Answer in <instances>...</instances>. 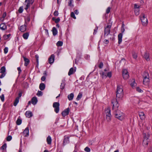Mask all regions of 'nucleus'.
<instances>
[{
  "label": "nucleus",
  "instance_id": "aec40b11",
  "mask_svg": "<svg viewBox=\"0 0 152 152\" xmlns=\"http://www.w3.org/2000/svg\"><path fill=\"white\" fill-rule=\"evenodd\" d=\"M149 56V55L148 53H147L146 52L144 54L143 57L147 61H149L150 60Z\"/></svg>",
  "mask_w": 152,
  "mask_h": 152
},
{
  "label": "nucleus",
  "instance_id": "c756f323",
  "mask_svg": "<svg viewBox=\"0 0 152 152\" xmlns=\"http://www.w3.org/2000/svg\"><path fill=\"white\" fill-rule=\"evenodd\" d=\"M19 97H17L13 105L15 106H16L17 104L19 102Z\"/></svg>",
  "mask_w": 152,
  "mask_h": 152
},
{
  "label": "nucleus",
  "instance_id": "58836bf2",
  "mask_svg": "<svg viewBox=\"0 0 152 152\" xmlns=\"http://www.w3.org/2000/svg\"><path fill=\"white\" fill-rule=\"evenodd\" d=\"M56 45L58 46H61L63 45V42L61 41H59L57 42Z\"/></svg>",
  "mask_w": 152,
  "mask_h": 152
},
{
  "label": "nucleus",
  "instance_id": "6ab92c4d",
  "mask_svg": "<svg viewBox=\"0 0 152 152\" xmlns=\"http://www.w3.org/2000/svg\"><path fill=\"white\" fill-rule=\"evenodd\" d=\"M139 115L140 118L142 120H144L145 118V114L143 112H141L139 113Z\"/></svg>",
  "mask_w": 152,
  "mask_h": 152
},
{
  "label": "nucleus",
  "instance_id": "20e7f679",
  "mask_svg": "<svg viewBox=\"0 0 152 152\" xmlns=\"http://www.w3.org/2000/svg\"><path fill=\"white\" fill-rule=\"evenodd\" d=\"M105 112L106 115V119L107 121V122L110 121L111 119L110 108L108 107L107 109H105Z\"/></svg>",
  "mask_w": 152,
  "mask_h": 152
},
{
  "label": "nucleus",
  "instance_id": "680f3d73",
  "mask_svg": "<svg viewBox=\"0 0 152 152\" xmlns=\"http://www.w3.org/2000/svg\"><path fill=\"white\" fill-rule=\"evenodd\" d=\"M22 95V92L21 91H19V93L18 94V97H19V98Z\"/></svg>",
  "mask_w": 152,
  "mask_h": 152
},
{
  "label": "nucleus",
  "instance_id": "a211bd4d",
  "mask_svg": "<svg viewBox=\"0 0 152 152\" xmlns=\"http://www.w3.org/2000/svg\"><path fill=\"white\" fill-rule=\"evenodd\" d=\"M7 26L4 23H2L0 25V28L2 30H5L7 29Z\"/></svg>",
  "mask_w": 152,
  "mask_h": 152
},
{
  "label": "nucleus",
  "instance_id": "f3484780",
  "mask_svg": "<svg viewBox=\"0 0 152 152\" xmlns=\"http://www.w3.org/2000/svg\"><path fill=\"white\" fill-rule=\"evenodd\" d=\"M100 74L102 78H105L107 77V70L104 69V72H102Z\"/></svg>",
  "mask_w": 152,
  "mask_h": 152
},
{
  "label": "nucleus",
  "instance_id": "39448f33",
  "mask_svg": "<svg viewBox=\"0 0 152 152\" xmlns=\"http://www.w3.org/2000/svg\"><path fill=\"white\" fill-rule=\"evenodd\" d=\"M121 33L119 34L118 35V43L120 44L122 41V38L123 36V33L125 31V29L124 28V25L123 24L121 27Z\"/></svg>",
  "mask_w": 152,
  "mask_h": 152
},
{
  "label": "nucleus",
  "instance_id": "4be33fe9",
  "mask_svg": "<svg viewBox=\"0 0 152 152\" xmlns=\"http://www.w3.org/2000/svg\"><path fill=\"white\" fill-rule=\"evenodd\" d=\"M26 25H24L21 26L20 28V30L21 32H24L26 30Z\"/></svg>",
  "mask_w": 152,
  "mask_h": 152
},
{
  "label": "nucleus",
  "instance_id": "ea45409f",
  "mask_svg": "<svg viewBox=\"0 0 152 152\" xmlns=\"http://www.w3.org/2000/svg\"><path fill=\"white\" fill-rule=\"evenodd\" d=\"M139 9H134L135 14L136 15H139Z\"/></svg>",
  "mask_w": 152,
  "mask_h": 152
},
{
  "label": "nucleus",
  "instance_id": "0e129e2a",
  "mask_svg": "<svg viewBox=\"0 0 152 152\" xmlns=\"http://www.w3.org/2000/svg\"><path fill=\"white\" fill-rule=\"evenodd\" d=\"M46 77L45 76H42L41 78V80L42 81H44L45 80Z\"/></svg>",
  "mask_w": 152,
  "mask_h": 152
},
{
  "label": "nucleus",
  "instance_id": "052dcab7",
  "mask_svg": "<svg viewBox=\"0 0 152 152\" xmlns=\"http://www.w3.org/2000/svg\"><path fill=\"white\" fill-rule=\"evenodd\" d=\"M103 66V64L102 62H101L99 65V67L100 68H102Z\"/></svg>",
  "mask_w": 152,
  "mask_h": 152
},
{
  "label": "nucleus",
  "instance_id": "1a4fd4ad",
  "mask_svg": "<svg viewBox=\"0 0 152 152\" xmlns=\"http://www.w3.org/2000/svg\"><path fill=\"white\" fill-rule=\"evenodd\" d=\"M122 76L124 79H127L129 77L128 72L126 69H123L122 71Z\"/></svg>",
  "mask_w": 152,
  "mask_h": 152
},
{
  "label": "nucleus",
  "instance_id": "603ef678",
  "mask_svg": "<svg viewBox=\"0 0 152 152\" xmlns=\"http://www.w3.org/2000/svg\"><path fill=\"white\" fill-rule=\"evenodd\" d=\"M4 94H2L0 96V99L3 102L4 101Z\"/></svg>",
  "mask_w": 152,
  "mask_h": 152
},
{
  "label": "nucleus",
  "instance_id": "f257e3e1",
  "mask_svg": "<svg viewBox=\"0 0 152 152\" xmlns=\"http://www.w3.org/2000/svg\"><path fill=\"white\" fill-rule=\"evenodd\" d=\"M143 84L145 86H148L150 82L149 74L146 72H144L142 75Z\"/></svg>",
  "mask_w": 152,
  "mask_h": 152
},
{
  "label": "nucleus",
  "instance_id": "e433bc0d",
  "mask_svg": "<svg viewBox=\"0 0 152 152\" xmlns=\"http://www.w3.org/2000/svg\"><path fill=\"white\" fill-rule=\"evenodd\" d=\"M82 96V94L81 93H79L76 98L77 100L78 101L81 98Z\"/></svg>",
  "mask_w": 152,
  "mask_h": 152
},
{
  "label": "nucleus",
  "instance_id": "393cba45",
  "mask_svg": "<svg viewBox=\"0 0 152 152\" xmlns=\"http://www.w3.org/2000/svg\"><path fill=\"white\" fill-rule=\"evenodd\" d=\"M74 95L73 93H71L70 94L68 95L67 97L68 98V99L69 100H72L74 97Z\"/></svg>",
  "mask_w": 152,
  "mask_h": 152
},
{
  "label": "nucleus",
  "instance_id": "a19ab883",
  "mask_svg": "<svg viewBox=\"0 0 152 152\" xmlns=\"http://www.w3.org/2000/svg\"><path fill=\"white\" fill-rule=\"evenodd\" d=\"M132 57L134 58L135 59H136L137 58V53H136L135 52H133L132 53Z\"/></svg>",
  "mask_w": 152,
  "mask_h": 152
},
{
  "label": "nucleus",
  "instance_id": "bf43d9fd",
  "mask_svg": "<svg viewBox=\"0 0 152 152\" xmlns=\"http://www.w3.org/2000/svg\"><path fill=\"white\" fill-rule=\"evenodd\" d=\"M6 75V73H2V74L0 76V78H2L4 77Z\"/></svg>",
  "mask_w": 152,
  "mask_h": 152
},
{
  "label": "nucleus",
  "instance_id": "13d9d810",
  "mask_svg": "<svg viewBox=\"0 0 152 152\" xmlns=\"http://www.w3.org/2000/svg\"><path fill=\"white\" fill-rule=\"evenodd\" d=\"M110 9L111 8L110 7H108L107 8L106 11V12L108 14L110 12Z\"/></svg>",
  "mask_w": 152,
  "mask_h": 152
},
{
  "label": "nucleus",
  "instance_id": "79ce46f5",
  "mask_svg": "<svg viewBox=\"0 0 152 152\" xmlns=\"http://www.w3.org/2000/svg\"><path fill=\"white\" fill-rule=\"evenodd\" d=\"M21 120L20 119H18L16 121V124L18 125H20L21 123Z\"/></svg>",
  "mask_w": 152,
  "mask_h": 152
},
{
  "label": "nucleus",
  "instance_id": "864d4df0",
  "mask_svg": "<svg viewBox=\"0 0 152 152\" xmlns=\"http://www.w3.org/2000/svg\"><path fill=\"white\" fill-rule=\"evenodd\" d=\"M139 6L138 5H137L136 4H134V9H139Z\"/></svg>",
  "mask_w": 152,
  "mask_h": 152
},
{
  "label": "nucleus",
  "instance_id": "5fc2aeb1",
  "mask_svg": "<svg viewBox=\"0 0 152 152\" xmlns=\"http://www.w3.org/2000/svg\"><path fill=\"white\" fill-rule=\"evenodd\" d=\"M8 52V48L7 47H6L4 49V53H7Z\"/></svg>",
  "mask_w": 152,
  "mask_h": 152
},
{
  "label": "nucleus",
  "instance_id": "4c0bfd02",
  "mask_svg": "<svg viewBox=\"0 0 152 152\" xmlns=\"http://www.w3.org/2000/svg\"><path fill=\"white\" fill-rule=\"evenodd\" d=\"M52 20H53L55 21V22L57 23H58L60 20V19L59 18H58L57 19H55L54 18H53Z\"/></svg>",
  "mask_w": 152,
  "mask_h": 152
},
{
  "label": "nucleus",
  "instance_id": "3c124183",
  "mask_svg": "<svg viewBox=\"0 0 152 152\" xmlns=\"http://www.w3.org/2000/svg\"><path fill=\"white\" fill-rule=\"evenodd\" d=\"M23 11V7H20L19 10L18 12L20 13H21Z\"/></svg>",
  "mask_w": 152,
  "mask_h": 152
},
{
  "label": "nucleus",
  "instance_id": "bb28decb",
  "mask_svg": "<svg viewBox=\"0 0 152 152\" xmlns=\"http://www.w3.org/2000/svg\"><path fill=\"white\" fill-rule=\"evenodd\" d=\"M65 85V80H63L62 81V82L61 83L60 85V88L62 90L64 89V86Z\"/></svg>",
  "mask_w": 152,
  "mask_h": 152
},
{
  "label": "nucleus",
  "instance_id": "774afa93",
  "mask_svg": "<svg viewBox=\"0 0 152 152\" xmlns=\"http://www.w3.org/2000/svg\"><path fill=\"white\" fill-rule=\"evenodd\" d=\"M17 69L19 72V74H20L21 72V70L20 69V68L19 67H18V68Z\"/></svg>",
  "mask_w": 152,
  "mask_h": 152
},
{
  "label": "nucleus",
  "instance_id": "cd10ccee",
  "mask_svg": "<svg viewBox=\"0 0 152 152\" xmlns=\"http://www.w3.org/2000/svg\"><path fill=\"white\" fill-rule=\"evenodd\" d=\"M52 139L51 137L49 136L47 138V142L49 145L51 144V143Z\"/></svg>",
  "mask_w": 152,
  "mask_h": 152
},
{
  "label": "nucleus",
  "instance_id": "72a5a7b5",
  "mask_svg": "<svg viewBox=\"0 0 152 152\" xmlns=\"http://www.w3.org/2000/svg\"><path fill=\"white\" fill-rule=\"evenodd\" d=\"M11 34H8V35H6L4 34L3 36V38L4 39V40H7L9 38Z\"/></svg>",
  "mask_w": 152,
  "mask_h": 152
},
{
  "label": "nucleus",
  "instance_id": "9b49d317",
  "mask_svg": "<svg viewBox=\"0 0 152 152\" xmlns=\"http://www.w3.org/2000/svg\"><path fill=\"white\" fill-rule=\"evenodd\" d=\"M24 136L26 137L29 135V129L28 127H26L23 132Z\"/></svg>",
  "mask_w": 152,
  "mask_h": 152
},
{
  "label": "nucleus",
  "instance_id": "423d86ee",
  "mask_svg": "<svg viewBox=\"0 0 152 152\" xmlns=\"http://www.w3.org/2000/svg\"><path fill=\"white\" fill-rule=\"evenodd\" d=\"M59 104L57 102H54L53 104V107L54 108V111L56 113H58L59 110Z\"/></svg>",
  "mask_w": 152,
  "mask_h": 152
},
{
  "label": "nucleus",
  "instance_id": "f8f14e48",
  "mask_svg": "<svg viewBox=\"0 0 152 152\" xmlns=\"http://www.w3.org/2000/svg\"><path fill=\"white\" fill-rule=\"evenodd\" d=\"M69 111V108H67L65 109L62 113L61 114L63 116H65L68 115Z\"/></svg>",
  "mask_w": 152,
  "mask_h": 152
},
{
  "label": "nucleus",
  "instance_id": "4d7b16f0",
  "mask_svg": "<svg viewBox=\"0 0 152 152\" xmlns=\"http://www.w3.org/2000/svg\"><path fill=\"white\" fill-rule=\"evenodd\" d=\"M6 12H5L3 13V15H2V17L3 18V19L2 20V21H3L4 20V18L6 17Z\"/></svg>",
  "mask_w": 152,
  "mask_h": 152
},
{
  "label": "nucleus",
  "instance_id": "7ed1b4c3",
  "mask_svg": "<svg viewBox=\"0 0 152 152\" xmlns=\"http://www.w3.org/2000/svg\"><path fill=\"white\" fill-rule=\"evenodd\" d=\"M115 117L120 120L123 119L125 117L124 114L118 110L115 112Z\"/></svg>",
  "mask_w": 152,
  "mask_h": 152
},
{
  "label": "nucleus",
  "instance_id": "e2e57ef3",
  "mask_svg": "<svg viewBox=\"0 0 152 152\" xmlns=\"http://www.w3.org/2000/svg\"><path fill=\"white\" fill-rule=\"evenodd\" d=\"M58 12L57 11H55L54 13V15L55 16H57L58 15Z\"/></svg>",
  "mask_w": 152,
  "mask_h": 152
},
{
  "label": "nucleus",
  "instance_id": "2eb2a0df",
  "mask_svg": "<svg viewBox=\"0 0 152 152\" xmlns=\"http://www.w3.org/2000/svg\"><path fill=\"white\" fill-rule=\"evenodd\" d=\"M130 85L133 88H136V86H137V84L135 82V80L133 79L131 81V83H130Z\"/></svg>",
  "mask_w": 152,
  "mask_h": 152
},
{
  "label": "nucleus",
  "instance_id": "49530a36",
  "mask_svg": "<svg viewBox=\"0 0 152 152\" xmlns=\"http://www.w3.org/2000/svg\"><path fill=\"white\" fill-rule=\"evenodd\" d=\"M71 17L73 18L74 19H76V17L75 16V13L73 12H71Z\"/></svg>",
  "mask_w": 152,
  "mask_h": 152
},
{
  "label": "nucleus",
  "instance_id": "ddd939ff",
  "mask_svg": "<svg viewBox=\"0 0 152 152\" xmlns=\"http://www.w3.org/2000/svg\"><path fill=\"white\" fill-rule=\"evenodd\" d=\"M55 56L54 55H51L49 59V63L51 64L53 63L54 60Z\"/></svg>",
  "mask_w": 152,
  "mask_h": 152
},
{
  "label": "nucleus",
  "instance_id": "f03ea898",
  "mask_svg": "<svg viewBox=\"0 0 152 152\" xmlns=\"http://www.w3.org/2000/svg\"><path fill=\"white\" fill-rule=\"evenodd\" d=\"M122 88V87L121 85L117 86L116 96L118 98L121 99L123 97L124 93Z\"/></svg>",
  "mask_w": 152,
  "mask_h": 152
},
{
  "label": "nucleus",
  "instance_id": "c85d7f7f",
  "mask_svg": "<svg viewBox=\"0 0 152 152\" xmlns=\"http://www.w3.org/2000/svg\"><path fill=\"white\" fill-rule=\"evenodd\" d=\"M69 142V139L68 138H65L64 140L63 144L64 145H66Z\"/></svg>",
  "mask_w": 152,
  "mask_h": 152
},
{
  "label": "nucleus",
  "instance_id": "6e6d98bb",
  "mask_svg": "<svg viewBox=\"0 0 152 152\" xmlns=\"http://www.w3.org/2000/svg\"><path fill=\"white\" fill-rule=\"evenodd\" d=\"M98 29V27H96L94 30V34H96Z\"/></svg>",
  "mask_w": 152,
  "mask_h": 152
},
{
  "label": "nucleus",
  "instance_id": "473e14b6",
  "mask_svg": "<svg viewBox=\"0 0 152 152\" xmlns=\"http://www.w3.org/2000/svg\"><path fill=\"white\" fill-rule=\"evenodd\" d=\"M149 137V134L148 133L144 134V138L145 140H148Z\"/></svg>",
  "mask_w": 152,
  "mask_h": 152
},
{
  "label": "nucleus",
  "instance_id": "37998d69",
  "mask_svg": "<svg viewBox=\"0 0 152 152\" xmlns=\"http://www.w3.org/2000/svg\"><path fill=\"white\" fill-rule=\"evenodd\" d=\"M42 92L41 91H38L37 94V95L39 96H42Z\"/></svg>",
  "mask_w": 152,
  "mask_h": 152
},
{
  "label": "nucleus",
  "instance_id": "c03bdc74",
  "mask_svg": "<svg viewBox=\"0 0 152 152\" xmlns=\"http://www.w3.org/2000/svg\"><path fill=\"white\" fill-rule=\"evenodd\" d=\"M136 91L139 92L141 93L143 92V91L139 87L136 88Z\"/></svg>",
  "mask_w": 152,
  "mask_h": 152
},
{
  "label": "nucleus",
  "instance_id": "412c9836",
  "mask_svg": "<svg viewBox=\"0 0 152 152\" xmlns=\"http://www.w3.org/2000/svg\"><path fill=\"white\" fill-rule=\"evenodd\" d=\"M37 102V97H33L31 99V102L33 104L35 105L36 104Z\"/></svg>",
  "mask_w": 152,
  "mask_h": 152
},
{
  "label": "nucleus",
  "instance_id": "69168bd1",
  "mask_svg": "<svg viewBox=\"0 0 152 152\" xmlns=\"http://www.w3.org/2000/svg\"><path fill=\"white\" fill-rule=\"evenodd\" d=\"M104 42L105 44H107L109 42V41L108 40L105 39L104 41Z\"/></svg>",
  "mask_w": 152,
  "mask_h": 152
},
{
  "label": "nucleus",
  "instance_id": "dca6fc26",
  "mask_svg": "<svg viewBox=\"0 0 152 152\" xmlns=\"http://www.w3.org/2000/svg\"><path fill=\"white\" fill-rule=\"evenodd\" d=\"M25 115L27 117L29 118L33 116L32 113L29 111H27L26 112Z\"/></svg>",
  "mask_w": 152,
  "mask_h": 152
},
{
  "label": "nucleus",
  "instance_id": "a18cd8bd",
  "mask_svg": "<svg viewBox=\"0 0 152 152\" xmlns=\"http://www.w3.org/2000/svg\"><path fill=\"white\" fill-rule=\"evenodd\" d=\"M6 147L7 145L6 143H5L1 147V149L4 150L6 149Z\"/></svg>",
  "mask_w": 152,
  "mask_h": 152
},
{
  "label": "nucleus",
  "instance_id": "5701e85b",
  "mask_svg": "<svg viewBox=\"0 0 152 152\" xmlns=\"http://www.w3.org/2000/svg\"><path fill=\"white\" fill-rule=\"evenodd\" d=\"M23 58L25 61L24 65L26 66H27L29 63V60L28 59L24 57H23Z\"/></svg>",
  "mask_w": 152,
  "mask_h": 152
},
{
  "label": "nucleus",
  "instance_id": "0eeeda50",
  "mask_svg": "<svg viewBox=\"0 0 152 152\" xmlns=\"http://www.w3.org/2000/svg\"><path fill=\"white\" fill-rule=\"evenodd\" d=\"M140 19L142 24L144 26L147 25L148 23V20L145 15L143 14L142 17H141Z\"/></svg>",
  "mask_w": 152,
  "mask_h": 152
},
{
  "label": "nucleus",
  "instance_id": "09e8293b",
  "mask_svg": "<svg viewBox=\"0 0 152 152\" xmlns=\"http://www.w3.org/2000/svg\"><path fill=\"white\" fill-rule=\"evenodd\" d=\"M84 150L85 151L87 152H90L91 151V149L88 147H86L85 148Z\"/></svg>",
  "mask_w": 152,
  "mask_h": 152
},
{
  "label": "nucleus",
  "instance_id": "4468645a",
  "mask_svg": "<svg viewBox=\"0 0 152 152\" xmlns=\"http://www.w3.org/2000/svg\"><path fill=\"white\" fill-rule=\"evenodd\" d=\"M112 103L113 104V108L115 106V107L118 108V102L116 99H113L112 101Z\"/></svg>",
  "mask_w": 152,
  "mask_h": 152
},
{
  "label": "nucleus",
  "instance_id": "338daca9",
  "mask_svg": "<svg viewBox=\"0 0 152 152\" xmlns=\"http://www.w3.org/2000/svg\"><path fill=\"white\" fill-rule=\"evenodd\" d=\"M73 0H70L69 2V5L70 6H71L72 4V2Z\"/></svg>",
  "mask_w": 152,
  "mask_h": 152
},
{
  "label": "nucleus",
  "instance_id": "b1692460",
  "mask_svg": "<svg viewBox=\"0 0 152 152\" xmlns=\"http://www.w3.org/2000/svg\"><path fill=\"white\" fill-rule=\"evenodd\" d=\"M45 88V85L43 83H41L40 84L39 88L42 91L44 90Z\"/></svg>",
  "mask_w": 152,
  "mask_h": 152
},
{
  "label": "nucleus",
  "instance_id": "8fccbe9b",
  "mask_svg": "<svg viewBox=\"0 0 152 152\" xmlns=\"http://www.w3.org/2000/svg\"><path fill=\"white\" fill-rule=\"evenodd\" d=\"M12 139V137L11 136H9L7 138V140L8 141H10Z\"/></svg>",
  "mask_w": 152,
  "mask_h": 152
},
{
  "label": "nucleus",
  "instance_id": "c9c22d12",
  "mask_svg": "<svg viewBox=\"0 0 152 152\" xmlns=\"http://www.w3.org/2000/svg\"><path fill=\"white\" fill-rule=\"evenodd\" d=\"M0 72L1 73H6V69L4 66H3L1 67V69Z\"/></svg>",
  "mask_w": 152,
  "mask_h": 152
},
{
  "label": "nucleus",
  "instance_id": "a878e982",
  "mask_svg": "<svg viewBox=\"0 0 152 152\" xmlns=\"http://www.w3.org/2000/svg\"><path fill=\"white\" fill-rule=\"evenodd\" d=\"M75 70H74V69L73 68H71L69 69V72L68 73V75H69L70 76L71 75L73 74L74 72H75Z\"/></svg>",
  "mask_w": 152,
  "mask_h": 152
},
{
  "label": "nucleus",
  "instance_id": "9d476101",
  "mask_svg": "<svg viewBox=\"0 0 152 152\" xmlns=\"http://www.w3.org/2000/svg\"><path fill=\"white\" fill-rule=\"evenodd\" d=\"M31 1V0H25V4L26 5V7L25 8V9L26 10H27L30 7L31 4L33 3H32Z\"/></svg>",
  "mask_w": 152,
  "mask_h": 152
},
{
  "label": "nucleus",
  "instance_id": "2f4dec72",
  "mask_svg": "<svg viewBox=\"0 0 152 152\" xmlns=\"http://www.w3.org/2000/svg\"><path fill=\"white\" fill-rule=\"evenodd\" d=\"M29 36V34L28 33H24L23 35V37L25 39H27Z\"/></svg>",
  "mask_w": 152,
  "mask_h": 152
},
{
  "label": "nucleus",
  "instance_id": "7c9ffc66",
  "mask_svg": "<svg viewBox=\"0 0 152 152\" xmlns=\"http://www.w3.org/2000/svg\"><path fill=\"white\" fill-rule=\"evenodd\" d=\"M53 35L54 36L56 35L57 34V31L55 27H54L52 30Z\"/></svg>",
  "mask_w": 152,
  "mask_h": 152
},
{
  "label": "nucleus",
  "instance_id": "f704fd0d",
  "mask_svg": "<svg viewBox=\"0 0 152 152\" xmlns=\"http://www.w3.org/2000/svg\"><path fill=\"white\" fill-rule=\"evenodd\" d=\"M148 144V141L147 140L144 139L142 144L144 146H146Z\"/></svg>",
  "mask_w": 152,
  "mask_h": 152
},
{
  "label": "nucleus",
  "instance_id": "6e6552de",
  "mask_svg": "<svg viewBox=\"0 0 152 152\" xmlns=\"http://www.w3.org/2000/svg\"><path fill=\"white\" fill-rule=\"evenodd\" d=\"M111 25H107L104 29V36H107L110 34Z\"/></svg>",
  "mask_w": 152,
  "mask_h": 152
},
{
  "label": "nucleus",
  "instance_id": "de8ad7c7",
  "mask_svg": "<svg viewBox=\"0 0 152 152\" xmlns=\"http://www.w3.org/2000/svg\"><path fill=\"white\" fill-rule=\"evenodd\" d=\"M107 77H110L112 76V73L111 72H107Z\"/></svg>",
  "mask_w": 152,
  "mask_h": 152
}]
</instances>
